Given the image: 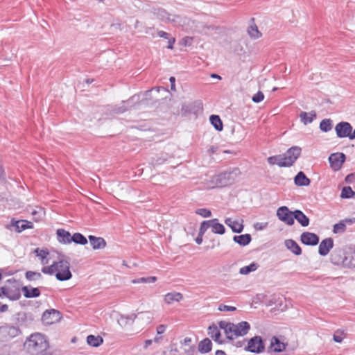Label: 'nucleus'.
<instances>
[{
	"instance_id": "f257e3e1",
	"label": "nucleus",
	"mask_w": 355,
	"mask_h": 355,
	"mask_svg": "<svg viewBox=\"0 0 355 355\" xmlns=\"http://www.w3.org/2000/svg\"><path fill=\"white\" fill-rule=\"evenodd\" d=\"M42 272L51 275L55 274L56 279L60 282L69 280L72 277V274L70 271V263L64 259L54 261L49 266H44L42 268Z\"/></svg>"
},
{
	"instance_id": "f03ea898",
	"label": "nucleus",
	"mask_w": 355,
	"mask_h": 355,
	"mask_svg": "<svg viewBox=\"0 0 355 355\" xmlns=\"http://www.w3.org/2000/svg\"><path fill=\"white\" fill-rule=\"evenodd\" d=\"M218 326L225 331L227 338L230 340H232L234 337L246 335L250 329V324L246 321H242L236 324L226 321H220Z\"/></svg>"
},
{
	"instance_id": "7ed1b4c3",
	"label": "nucleus",
	"mask_w": 355,
	"mask_h": 355,
	"mask_svg": "<svg viewBox=\"0 0 355 355\" xmlns=\"http://www.w3.org/2000/svg\"><path fill=\"white\" fill-rule=\"evenodd\" d=\"M240 174V170L238 168H234L232 170L214 175L210 180L211 187L214 188L231 185L235 182Z\"/></svg>"
},
{
	"instance_id": "20e7f679",
	"label": "nucleus",
	"mask_w": 355,
	"mask_h": 355,
	"mask_svg": "<svg viewBox=\"0 0 355 355\" xmlns=\"http://www.w3.org/2000/svg\"><path fill=\"white\" fill-rule=\"evenodd\" d=\"M24 346L30 353L38 354L48 348L49 343L43 334L35 333L26 340Z\"/></svg>"
},
{
	"instance_id": "39448f33",
	"label": "nucleus",
	"mask_w": 355,
	"mask_h": 355,
	"mask_svg": "<svg viewBox=\"0 0 355 355\" xmlns=\"http://www.w3.org/2000/svg\"><path fill=\"white\" fill-rule=\"evenodd\" d=\"M6 297L10 300L16 301L21 297L20 284L14 278L8 279L5 284L0 287V297Z\"/></svg>"
},
{
	"instance_id": "423d86ee",
	"label": "nucleus",
	"mask_w": 355,
	"mask_h": 355,
	"mask_svg": "<svg viewBox=\"0 0 355 355\" xmlns=\"http://www.w3.org/2000/svg\"><path fill=\"white\" fill-rule=\"evenodd\" d=\"M21 330L18 327L5 324L0 327V341H8L21 334Z\"/></svg>"
},
{
	"instance_id": "0eeeda50",
	"label": "nucleus",
	"mask_w": 355,
	"mask_h": 355,
	"mask_svg": "<svg viewBox=\"0 0 355 355\" xmlns=\"http://www.w3.org/2000/svg\"><path fill=\"white\" fill-rule=\"evenodd\" d=\"M302 149L299 146H293L287 150V151L283 154L284 160L285 162L284 165L286 167L291 166L301 154Z\"/></svg>"
},
{
	"instance_id": "6e6552de",
	"label": "nucleus",
	"mask_w": 355,
	"mask_h": 355,
	"mask_svg": "<svg viewBox=\"0 0 355 355\" xmlns=\"http://www.w3.org/2000/svg\"><path fill=\"white\" fill-rule=\"evenodd\" d=\"M278 218L288 225H293L294 220V211H291L286 206L280 207L277 210Z\"/></svg>"
},
{
	"instance_id": "1a4fd4ad",
	"label": "nucleus",
	"mask_w": 355,
	"mask_h": 355,
	"mask_svg": "<svg viewBox=\"0 0 355 355\" xmlns=\"http://www.w3.org/2000/svg\"><path fill=\"white\" fill-rule=\"evenodd\" d=\"M61 313L55 309H49L45 311L42 316L43 324L49 325L59 322L61 319Z\"/></svg>"
},
{
	"instance_id": "9d476101",
	"label": "nucleus",
	"mask_w": 355,
	"mask_h": 355,
	"mask_svg": "<svg viewBox=\"0 0 355 355\" xmlns=\"http://www.w3.org/2000/svg\"><path fill=\"white\" fill-rule=\"evenodd\" d=\"M252 353L260 354L264 351L265 345L261 336H256L250 338L246 348Z\"/></svg>"
},
{
	"instance_id": "9b49d317",
	"label": "nucleus",
	"mask_w": 355,
	"mask_h": 355,
	"mask_svg": "<svg viewBox=\"0 0 355 355\" xmlns=\"http://www.w3.org/2000/svg\"><path fill=\"white\" fill-rule=\"evenodd\" d=\"M352 130L353 128L352 125L346 121H341L335 127L336 135L339 138L349 137L350 139V135H352Z\"/></svg>"
},
{
	"instance_id": "f8f14e48",
	"label": "nucleus",
	"mask_w": 355,
	"mask_h": 355,
	"mask_svg": "<svg viewBox=\"0 0 355 355\" xmlns=\"http://www.w3.org/2000/svg\"><path fill=\"white\" fill-rule=\"evenodd\" d=\"M346 156L343 153H332L329 157V162L331 168L337 171L340 170L345 162Z\"/></svg>"
},
{
	"instance_id": "ddd939ff",
	"label": "nucleus",
	"mask_w": 355,
	"mask_h": 355,
	"mask_svg": "<svg viewBox=\"0 0 355 355\" xmlns=\"http://www.w3.org/2000/svg\"><path fill=\"white\" fill-rule=\"evenodd\" d=\"M319 236L312 232H305L300 236L301 242L306 245H316L319 243Z\"/></svg>"
},
{
	"instance_id": "4468645a",
	"label": "nucleus",
	"mask_w": 355,
	"mask_h": 355,
	"mask_svg": "<svg viewBox=\"0 0 355 355\" xmlns=\"http://www.w3.org/2000/svg\"><path fill=\"white\" fill-rule=\"evenodd\" d=\"M202 223H207L206 230L211 227L212 232L214 234H223L225 232V228L224 225L221 223H219L217 218L211 219L209 220H205Z\"/></svg>"
},
{
	"instance_id": "2eb2a0df",
	"label": "nucleus",
	"mask_w": 355,
	"mask_h": 355,
	"mask_svg": "<svg viewBox=\"0 0 355 355\" xmlns=\"http://www.w3.org/2000/svg\"><path fill=\"white\" fill-rule=\"evenodd\" d=\"M287 343L282 342L279 338L273 336L270 340V345L268 347L269 352H282L285 350Z\"/></svg>"
},
{
	"instance_id": "dca6fc26",
	"label": "nucleus",
	"mask_w": 355,
	"mask_h": 355,
	"mask_svg": "<svg viewBox=\"0 0 355 355\" xmlns=\"http://www.w3.org/2000/svg\"><path fill=\"white\" fill-rule=\"evenodd\" d=\"M334 247V240L331 238L323 239L318 247V253L321 256H327Z\"/></svg>"
},
{
	"instance_id": "f3484780",
	"label": "nucleus",
	"mask_w": 355,
	"mask_h": 355,
	"mask_svg": "<svg viewBox=\"0 0 355 355\" xmlns=\"http://www.w3.org/2000/svg\"><path fill=\"white\" fill-rule=\"evenodd\" d=\"M225 223L230 227L233 232L235 233H241L243 232L244 225L243 220L242 219L240 220H234L232 218H227L225 220Z\"/></svg>"
},
{
	"instance_id": "a211bd4d",
	"label": "nucleus",
	"mask_w": 355,
	"mask_h": 355,
	"mask_svg": "<svg viewBox=\"0 0 355 355\" xmlns=\"http://www.w3.org/2000/svg\"><path fill=\"white\" fill-rule=\"evenodd\" d=\"M88 239L94 250L103 249L106 246V242L102 237H96L93 235H89Z\"/></svg>"
},
{
	"instance_id": "6ab92c4d",
	"label": "nucleus",
	"mask_w": 355,
	"mask_h": 355,
	"mask_svg": "<svg viewBox=\"0 0 355 355\" xmlns=\"http://www.w3.org/2000/svg\"><path fill=\"white\" fill-rule=\"evenodd\" d=\"M56 234L59 243L62 244L71 243L70 238H71V235L69 232L64 229H58L56 232Z\"/></svg>"
},
{
	"instance_id": "aec40b11",
	"label": "nucleus",
	"mask_w": 355,
	"mask_h": 355,
	"mask_svg": "<svg viewBox=\"0 0 355 355\" xmlns=\"http://www.w3.org/2000/svg\"><path fill=\"white\" fill-rule=\"evenodd\" d=\"M295 219H296L302 227H307L309 225V218L301 210L296 209L294 211V220Z\"/></svg>"
},
{
	"instance_id": "412c9836",
	"label": "nucleus",
	"mask_w": 355,
	"mask_h": 355,
	"mask_svg": "<svg viewBox=\"0 0 355 355\" xmlns=\"http://www.w3.org/2000/svg\"><path fill=\"white\" fill-rule=\"evenodd\" d=\"M21 291L26 298L37 297L40 295V291L38 288L25 286L21 288Z\"/></svg>"
},
{
	"instance_id": "4be33fe9",
	"label": "nucleus",
	"mask_w": 355,
	"mask_h": 355,
	"mask_svg": "<svg viewBox=\"0 0 355 355\" xmlns=\"http://www.w3.org/2000/svg\"><path fill=\"white\" fill-rule=\"evenodd\" d=\"M138 317V315L132 313L130 315H121L118 319V323L121 327H125L129 324H132L135 319Z\"/></svg>"
},
{
	"instance_id": "5701e85b",
	"label": "nucleus",
	"mask_w": 355,
	"mask_h": 355,
	"mask_svg": "<svg viewBox=\"0 0 355 355\" xmlns=\"http://www.w3.org/2000/svg\"><path fill=\"white\" fill-rule=\"evenodd\" d=\"M286 247L295 255L302 254V249L300 245L293 239H287L284 242Z\"/></svg>"
},
{
	"instance_id": "b1692460",
	"label": "nucleus",
	"mask_w": 355,
	"mask_h": 355,
	"mask_svg": "<svg viewBox=\"0 0 355 355\" xmlns=\"http://www.w3.org/2000/svg\"><path fill=\"white\" fill-rule=\"evenodd\" d=\"M294 182L297 186H309L311 180L306 176L304 172L300 171L295 177Z\"/></svg>"
},
{
	"instance_id": "393cba45",
	"label": "nucleus",
	"mask_w": 355,
	"mask_h": 355,
	"mask_svg": "<svg viewBox=\"0 0 355 355\" xmlns=\"http://www.w3.org/2000/svg\"><path fill=\"white\" fill-rule=\"evenodd\" d=\"M182 299V294L178 292L168 293L164 296V302L167 304H171L173 302H180Z\"/></svg>"
},
{
	"instance_id": "a878e982",
	"label": "nucleus",
	"mask_w": 355,
	"mask_h": 355,
	"mask_svg": "<svg viewBox=\"0 0 355 355\" xmlns=\"http://www.w3.org/2000/svg\"><path fill=\"white\" fill-rule=\"evenodd\" d=\"M251 240L252 237L250 234L234 236L233 237V241L241 246L248 245L251 242Z\"/></svg>"
},
{
	"instance_id": "bb28decb",
	"label": "nucleus",
	"mask_w": 355,
	"mask_h": 355,
	"mask_svg": "<svg viewBox=\"0 0 355 355\" xmlns=\"http://www.w3.org/2000/svg\"><path fill=\"white\" fill-rule=\"evenodd\" d=\"M211 341L209 338H205L199 343L198 349L201 354H206L211 350Z\"/></svg>"
},
{
	"instance_id": "cd10ccee",
	"label": "nucleus",
	"mask_w": 355,
	"mask_h": 355,
	"mask_svg": "<svg viewBox=\"0 0 355 355\" xmlns=\"http://www.w3.org/2000/svg\"><path fill=\"white\" fill-rule=\"evenodd\" d=\"M267 160H268V164L270 165L277 164L279 167H286V166L284 164H285V162L284 160L283 154L269 157L267 159Z\"/></svg>"
},
{
	"instance_id": "c85d7f7f",
	"label": "nucleus",
	"mask_w": 355,
	"mask_h": 355,
	"mask_svg": "<svg viewBox=\"0 0 355 355\" xmlns=\"http://www.w3.org/2000/svg\"><path fill=\"white\" fill-rule=\"evenodd\" d=\"M300 119L304 125L311 123L315 118H316V114L315 112H311L309 113L306 112H302L300 114Z\"/></svg>"
},
{
	"instance_id": "c756f323",
	"label": "nucleus",
	"mask_w": 355,
	"mask_h": 355,
	"mask_svg": "<svg viewBox=\"0 0 355 355\" xmlns=\"http://www.w3.org/2000/svg\"><path fill=\"white\" fill-rule=\"evenodd\" d=\"M87 343L92 347H97L103 343V339L100 336L89 335L87 337Z\"/></svg>"
},
{
	"instance_id": "7c9ffc66",
	"label": "nucleus",
	"mask_w": 355,
	"mask_h": 355,
	"mask_svg": "<svg viewBox=\"0 0 355 355\" xmlns=\"http://www.w3.org/2000/svg\"><path fill=\"white\" fill-rule=\"evenodd\" d=\"M36 256L40 258L41 261V263L42 265H46L49 263V260L47 259V256L49 252L47 250H40V248H36L34 250Z\"/></svg>"
},
{
	"instance_id": "2f4dec72",
	"label": "nucleus",
	"mask_w": 355,
	"mask_h": 355,
	"mask_svg": "<svg viewBox=\"0 0 355 355\" xmlns=\"http://www.w3.org/2000/svg\"><path fill=\"white\" fill-rule=\"evenodd\" d=\"M211 124L218 131H221L223 128V122L218 115L212 114L209 117Z\"/></svg>"
},
{
	"instance_id": "473e14b6",
	"label": "nucleus",
	"mask_w": 355,
	"mask_h": 355,
	"mask_svg": "<svg viewBox=\"0 0 355 355\" xmlns=\"http://www.w3.org/2000/svg\"><path fill=\"white\" fill-rule=\"evenodd\" d=\"M71 243L73 242L76 244L86 245L87 243V238L80 233H75L70 238Z\"/></svg>"
},
{
	"instance_id": "72a5a7b5",
	"label": "nucleus",
	"mask_w": 355,
	"mask_h": 355,
	"mask_svg": "<svg viewBox=\"0 0 355 355\" xmlns=\"http://www.w3.org/2000/svg\"><path fill=\"white\" fill-rule=\"evenodd\" d=\"M208 334L215 341L220 343L219 341V338L220 337V332L218 330L217 326L214 324L209 326L208 329Z\"/></svg>"
},
{
	"instance_id": "f704fd0d",
	"label": "nucleus",
	"mask_w": 355,
	"mask_h": 355,
	"mask_svg": "<svg viewBox=\"0 0 355 355\" xmlns=\"http://www.w3.org/2000/svg\"><path fill=\"white\" fill-rule=\"evenodd\" d=\"M259 268L258 263L255 262L251 263L250 265L240 268L239 273L241 275H248L251 272H254Z\"/></svg>"
},
{
	"instance_id": "c9c22d12",
	"label": "nucleus",
	"mask_w": 355,
	"mask_h": 355,
	"mask_svg": "<svg viewBox=\"0 0 355 355\" xmlns=\"http://www.w3.org/2000/svg\"><path fill=\"white\" fill-rule=\"evenodd\" d=\"M15 227L16 230L20 232L26 229L32 228L33 223L27 220H19L16 222Z\"/></svg>"
},
{
	"instance_id": "e433bc0d",
	"label": "nucleus",
	"mask_w": 355,
	"mask_h": 355,
	"mask_svg": "<svg viewBox=\"0 0 355 355\" xmlns=\"http://www.w3.org/2000/svg\"><path fill=\"white\" fill-rule=\"evenodd\" d=\"M320 129L324 132L330 131L332 129V121L330 119L322 120L320 123Z\"/></svg>"
},
{
	"instance_id": "4c0bfd02",
	"label": "nucleus",
	"mask_w": 355,
	"mask_h": 355,
	"mask_svg": "<svg viewBox=\"0 0 355 355\" xmlns=\"http://www.w3.org/2000/svg\"><path fill=\"white\" fill-rule=\"evenodd\" d=\"M343 263L345 267L355 268V252L345 257Z\"/></svg>"
},
{
	"instance_id": "58836bf2",
	"label": "nucleus",
	"mask_w": 355,
	"mask_h": 355,
	"mask_svg": "<svg viewBox=\"0 0 355 355\" xmlns=\"http://www.w3.org/2000/svg\"><path fill=\"white\" fill-rule=\"evenodd\" d=\"M137 315V319L144 320L145 323L148 324L152 320V313L149 311L139 312Z\"/></svg>"
},
{
	"instance_id": "ea45409f",
	"label": "nucleus",
	"mask_w": 355,
	"mask_h": 355,
	"mask_svg": "<svg viewBox=\"0 0 355 355\" xmlns=\"http://www.w3.org/2000/svg\"><path fill=\"white\" fill-rule=\"evenodd\" d=\"M157 281V277L154 276L147 277H141L139 279H135L132 280V284H139V283H154Z\"/></svg>"
},
{
	"instance_id": "a19ab883",
	"label": "nucleus",
	"mask_w": 355,
	"mask_h": 355,
	"mask_svg": "<svg viewBox=\"0 0 355 355\" xmlns=\"http://www.w3.org/2000/svg\"><path fill=\"white\" fill-rule=\"evenodd\" d=\"M355 196V192L350 187H344L342 189L340 197L342 198H350Z\"/></svg>"
},
{
	"instance_id": "79ce46f5",
	"label": "nucleus",
	"mask_w": 355,
	"mask_h": 355,
	"mask_svg": "<svg viewBox=\"0 0 355 355\" xmlns=\"http://www.w3.org/2000/svg\"><path fill=\"white\" fill-rule=\"evenodd\" d=\"M248 33L251 37L254 39L261 36V33L259 32L256 25H251L248 29Z\"/></svg>"
},
{
	"instance_id": "37998d69",
	"label": "nucleus",
	"mask_w": 355,
	"mask_h": 355,
	"mask_svg": "<svg viewBox=\"0 0 355 355\" xmlns=\"http://www.w3.org/2000/svg\"><path fill=\"white\" fill-rule=\"evenodd\" d=\"M25 277L28 281H36L42 277L40 272L33 271H27L25 273Z\"/></svg>"
},
{
	"instance_id": "c03bdc74",
	"label": "nucleus",
	"mask_w": 355,
	"mask_h": 355,
	"mask_svg": "<svg viewBox=\"0 0 355 355\" xmlns=\"http://www.w3.org/2000/svg\"><path fill=\"white\" fill-rule=\"evenodd\" d=\"M206 227H207V223H202L200 225L198 235L196 239V242L198 245L201 244L202 242V236H203L204 234L205 233V232L207 231Z\"/></svg>"
},
{
	"instance_id": "a18cd8bd",
	"label": "nucleus",
	"mask_w": 355,
	"mask_h": 355,
	"mask_svg": "<svg viewBox=\"0 0 355 355\" xmlns=\"http://www.w3.org/2000/svg\"><path fill=\"white\" fill-rule=\"evenodd\" d=\"M345 230H346V225H345V223H343V221H340V223L334 225L333 232L335 234H339V233L344 232L345 231Z\"/></svg>"
},
{
	"instance_id": "49530a36",
	"label": "nucleus",
	"mask_w": 355,
	"mask_h": 355,
	"mask_svg": "<svg viewBox=\"0 0 355 355\" xmlns=\"http://www.w3.org/2000/svg\"><path fill=\"white\" fill-rule=\"evenodd\" d=\"M196 213L205 218L210 217L211 216V211L205 208L198 209L196 210Z\"/></svg>"
},
{
	"instance_id": "de8ad7c7",
	"label": "nucleus",
	"mask_w": 355,
	"mask_h": 355,
	"mask_svg": "<svg viewBox=\"0 0 355 355\" xmlns=\"http://www.w3.org/2000/svg\"><path fill=\"white\" fill-rule=\"evenodd\" d=\"M157 16L162 20L165 21H169L170 17L169 15L164 10H159L157 12Z\"/></svg>"
},
{
	"instance_id": "09e8293b",
	"label": "nucleus",
	"mask_w": 355,
	"mask_h": 355,
	"mask_svg": "<svg viewBox=\"0 0 355 355\" xmlns=\"http://www.w3.org/2000/svg\"><path fill=\"white\" fill-rule=\"evenodd\" d=\"M343 331H336L335 334H334L333 339L336 343H341L343 340V335H344Z\"/></svg>"
},
{
	"instance_id": "8fccbe9b",
	"label": "nucleus",
	"mask_w": 355,
	"mask_h": 355,
	"mask_svg": "<svg viewBox=\"0 0 355 355\" xmlns=\"http://www.w3.org/2000/svg\"><path fill=\"white\" fill-rule=\"evenodd\" d=\"M264 98V95L262 92L259 91L257 94H255L252 98V100L254 103H258L262 101Z\"/></svg>"
},
{
	"instance_id": "3c124183",
	"label": "nucleus",
	"mask_w": 355,
	"mask_h": 355,
	"mask_svg": "<svg viewBox=\"0 0 355 355\" xmlns=\"http://www.w3.org/2000/svg\"><path fill=\"white\" fill-rule=\"evenodd\" d=\"M183 349L186 355H195L196 353V347L194 345L185 347Z\"/></svg>"
},
{
	"instance_id": "603ef678",
	"label": "nucleus",
	"mask_w": 355,
	"mask_h": 355,
	"mask_svg": "<svg viewBox=\"0 0 355 355\" xmlns=\"http://www.w3.org/2000/svg\"><path fill=\"white\" fill-rule=\"evenodd\" d=\"M218 310L220 311H234L236 310L235 306L220 304L218 306Z\"/></svg>"
},
{
	"instance_id": "864d4df0",
	"label": "nucleus",
	"mask_w": 355,
	"mask_h": 355,
	"mask_svg": "<svg viewBox=\"0 0 355 355\" xmlns=\"http://www.w3.org/2000/svg\"><path fill=\"white\" fill-rule=\"evenodd\" d=\"M192 37H184L182 41H181V44L184 45L185 46H191V44H192Z\"/></svg>"
},
{
	"instance_id": "5fc2aeb1",
	"label": "nucleus",
	"mask_w": 355,
	"mask_h": 355,
	"mask_svg": "<svg viewBox=\"0 0 355 355\" xmlns=\"http://www.w3.org/2000/svg\"><path fill=\"white\" fill-rule=\"evenodd\" d=\"M354 180H355V174H354V173H350V174L347 175L345 179V182L349 184L352 183L354 181Z\"/></svg>"
},
{
	"instance_id": "6e6d98bb",
	"label": "nucleus",
	"mask_w": 355,
	"mask_h": 355,
	"mask_svg": "<svg viewBox=\"0 0 355 355\" xmlns=\"http://www.w3.org/2000/svg\"><path fill=\"white\" fill-rule=\"evenodd\" d=\"M166 329V325L160 324L157 327V334L158 335L162 334L165 332Z\"/></svg>"
},
{
	"instance_id": "4d7b16f0",
	"label": "nucleus",
	"mask_w": 355,
	"mask_h": 355,
	"mask_svg": "<svg viewBox=\"0 0 355 355\" xmlns=\"http://www.w3.org/2000/svg\"><path fill=\"white\" fill-rule=\"evenodd\" d=\"M168 41L167 48L172 49L173 48V44L175 42V40L174 37H170L168 38Z\"/></svg>"
},
{
	"instance_id": "13d9d810",
	"label": "nucleus",
	"mask_w": 355,
	"mask_h": 355,
	"mask_svg": "<svg viewBox=\"0 0 355 355\" xmlns=\"http://www.w3.org/2000/svg\"><path fill=\"white\" fill-rule=\"evenodd\" d=\"M191 342V338L187 337L181 342V345L185 347L187 346H190L189 344Z\"/></svg>"
},
{
	"instance_id": "bf43d9fd",
	"label": "nucleus",
	"mask_w": 355,
	"mask_h": 355,
	"mask_svg": "<svg viewBox=\"0 0 355 355\" xmlns=\"http://www.w3.org/2000/svg\"><path fill=\"white\" fill-rule=\"evenodd\" d=\"M157 35H158L159 37H163V38H165V39H168L169 37V36H170V35L168 33L164 32L163 31H159L157 32Z\"/></svg>"
},
{
	"instance_id": "052dcab7",
	"label": "nucleus",
	"mask_w": 355,
	"mask_h": 355,
	"mask_svg": "<svg viewBox=\"0 0 355 355\" xmlns=\"http://www.w3.org/2000/svg\"><path fill=\"white\" fill-rule=\"evenodd\" d=\"M169 81L171 83V90L175 91V77H173V76L170 77Z\"/></svg>"
},
{
	"instance_id": "680f3d73",
	"label": "nucleus",
	"mask_w": 355,
	"mask_h": 355,
	"mask_svg": "<svg viewBox=\"0 0 355 355\" xmlns=\"http://www.w3.org/2000/svg\"><path fill=\"white\" fill-rule=\"evenodd\" d=\"M8 309V306L7 304H0V312L3 313L7 311Z\"/></svg>"
},
{
	"instance_id": "e2e57ef3",
	"label": "nucleus",
	"mask_w": 355,
	"mask_h": 355,
	"mask_svg": "<svg viewBox=\"0 0 355 355\" xmlns=\"http://www.w3.org/2000/svg\"><path fill=\"white\" fill-rule=\"evenodd\" d=\"M127 109L126 108H123L122 107H118L117 109L115 110V112L116 113H123Z\"/></svg>"
},
{
	"instance_id": "0e129e2a",
	"label": "nucleus",
	"mask_w": 355,
	"mask_h": 355,
	"mask_svg": "<svg viewBox=\"0 0 355 355\" xmlns=\"http://www.w3.org/2000/svg\"><path fill=\"white\" fill-rule=\"evenodd\" d=\"M153 343V340H146L145 341L144 348H147L149 345H150Z\"/></svg>"
},
{
	"instance_id": "69168bd1",
	"label": "nucleus",
	"mask_w": 355,
	"mask_h": 355,
	"mask_svg": "<svg viewBox=\"0 0 355 355\" xmlns=\"http://www.w3.org/2000/svg\"><path fill=\"white\" fill-rule=\"evenodd\" d=\"M266 225V224L264 225V227ZM254 227L256 230H262L263 228V226L262 225L261 223H257L255 225H254Z\"/></svg>"
},
{
	"instance_id": "338daca9",
	"label": "nucleus",
	"mask_w": 355,
	"mask_h": 355,
	"mask_svg": "<svg viewBox=\"0 0 355 355\" xmlns=\"http://www.w3.org/2000/svg\"><path fill=\"white\" fill-rule=\"evenodd\" d=\"M162 340V337L161 336H156L153 340V342H155V343H159Z\"/></svg>"
},
{
	"instance_id": "774afa93",
	"label": "nucleus",
	"mask_w": 355,
	"mask_h": 355,
	"mask_svg": "<svg viewBox=\"0 0 355 355\" xmlns=\"http://www.w3.org/2000/svg\"><path fill=\"white\" fill-rule=\"evenodd\" d=\"M215 355H226L225 352L223 350H217L215 353Z\"/></svg>"
}]
</instances>
